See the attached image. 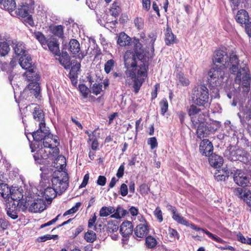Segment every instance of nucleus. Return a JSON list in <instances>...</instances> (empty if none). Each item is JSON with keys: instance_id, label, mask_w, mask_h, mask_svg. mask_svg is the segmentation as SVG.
<instances>
[{"instance_id": "nucleus-1", "label": "nucleus", "mask_w": 251, "mask_h": 251, "mask_svg": "<svg viewBox=\"0 0 251 251\" xmlns=\"http://www.w3.org/2000/svg\"><path fill=\"white\" fill-rule=\"evenodd\" d=\"M134 43L135 53L127 50L125 53L124 59L126 69V80L128 78L133 79V87L135 92L137 93L147 77L148 66L146 62L137 55V54L141 52V44L138 40H135Z\"/></svg>"}, {"instance_id": "nucleus-2", "label": "nucleus", "mask_w": 251, "mask_h": 251, "mask_svg": "<svg viewBox=\"0 0 251 251\" xmlns=\"http://www.w3.org/2000/svg\"><path fill=\"white\" fill-rule=\"evenodd\" d=\"M239 59L236 54L232 53L229 56V62L227 66L230 65L229 70L231 74L235 76V82L239 85L247 88L250 87L251 77L248 68L245 65L239 66Z\"/></svg>"}, {"instance_id": "nucleus-3", "label": "nucleus", "mask_w": 251, "mask_h": 251, "mask_svg": "<svg viewBox=\"0 0 251 251\" xmlns=\"http://www.w3.org/2000/svg\"><path fill=\"white\" fill-rule=\"evenodd\" d=\"M32 137L35 141L43 140L44 147L50 149L53 155L57 156L59 154V150L57 148L59 143L56 137L53 138V136L50 132L49 128L46 126L45 123H41L40 124L39 129L33 133Z\"/></svg>"}, {"instance_id": "nucleus-4", "label": "nucleus", "mask_w": 251, "mask_h": 251, "mask_svg": "<svg viewBox=\"0 0 251 251\" xmlns=\"http://www.w3.org/2000/svg\"><path fill=\"white\" fill-rule=\"evenodd\" d=\"M226 69L224 66L219 65L211 68L208 73V79L210 84L213 87L219 86L226 82L227 80Z\"/></svg>"}, {"instance_id": "nucleus-5", "label": "nucleus", "mask_w": 251, "mask_h": 251, "mask_svg": "<svg viewBox=\"0 0 251 251\" xmlns=\"http://www.w3.org/2000/svg\"><path fill=\"white\" fill-rule=\"evenodd\" d=\"M61 176V174L59 172L55 173L51 179L53 188H47L45 190L43 197L50 202L57 194L61 195L63 193V181L59 179Z\"/></svg>"}, {"instance_id": "nucleus-6", "label": "nucleus", "mask_w": 251, "mask_h": 251, "mask_svg": "<svg viewBox=\"0 0 251 251\" xmlns=\"http://www.w3.org/2000/svg\"><path fill=\"white\" fill-rule=\"evenodd\" d=\"M19 64L23 69L28 70L25 73L24 75L28 80H38L40 79V76L34 72L32 59L28 54L21 56L19 59Z\"/></svg>"}, {"instance_id": "nucleus-7", "label": "nucleus", "mask_w": 251, "mask_h": 251, "mask_svg": "<svg viewBox=\"0 0 251 251\" xmlns=\"http://www.w3.org/2000/svg\"><path fill=\"white\" fill-rule=\"evenodd\" d=\"M192 99L196 104L199 106L204 105L208 102L209 100L207 88L202 85L195 88L193 91Z\"/></svg>"}, {"instance_id": "nucleus-8", "label": "nucleus", "mask_w": 251, "mask_h": 251, "mask_svg": "<svg viewBox=\"0 0 251 251\" xmlns=\"http://www.w3.org/2000/svg\"><path fill=\"white\" fill-rule=\"evenodd\" d=\"M213 62L215 66L219 65L224 66L225 69L228 68L229 69L230 65L227 66V63L229 62V57L223 50H218L214 52Z\"/></svg>"}, {"instance_id": "nucleus-9", "label": "nucleus", "mask_w": 251, "mask_h": 251, "mask_svg": "<svg viewBox=\"0 0 251 251\" xmlns=\"http://www.w3.org/2000/svg\"><path fill=\"white\" fill-rule=\"evenodd\" d=\"M71 69L70 70L69 77L71 80L73 85H76L77 83V78L78 73L80 69V63L75 60H73L71 62Z\"/></svg>"}, {"instance_id": "nucleus-10", "label": "nucleus", "mask_w": 251, "mask_h": 251, "mask_svg": "<svg viewBox=\"0 0 251 251\" xmlns=\"http://www.w3.org/2000/svg\"><path fill=\"white\" fill-rule=\"evenodd\" d=\"M197 134L199 138L201 139L208 136L210 133L215 131L217 128H215L211 125L207 123L197 126Z\"/></svg>"}, {"instance_id": "nucleus-11", "label": "nucleus", "mask_w": 251, "mask_h": 251, "mask_svg": "<svg viewBox=\"0 0 251 251\" xmlns=\"http://www.w3.org/2000/svg\"><path fill=\"white\" fill-rule=\"evenodd\" d=\"M55 156L52 154L51 151L47 153L45 150L41 149L37 153L34 155V158L39 164H48L50 162L48 159Z\"/></svg>"}, {"instance_id": "nucleus-12", "label": "nucleus", "mask_w": 251, "mask_h": 251, "mask_svg": "<svg viewBox=\"0 0 251 251\" xmlns=\"http://www.w3.org/2000/svg\"><path fill=\"white\" fill-rule=\"evenodd\" d=\"M233 179L237 185L242 187L247 186L250 183L249 178L241 170H237L235 172Z\"/></svg>"}, {"instance_id": "nucleus-13", "label": "nucleus", "mask_w": 251, "mask_h": 251, "mask_svg": "<svg viewBox=\"0 0 251 251\" xmlns=\"http://www.w3.org/2000/svg\"><path fill=\"white\" fill-rule=\"evenodd\" d=\"M234 194L243 200L250 207V211L251 212V192L250 190L243 191L241 188H237L234 191Z\"/></svg>"}, {"instance_id": "nucleus-14", "label": "nucleus", "mask_w": 251, "mask_h": 251, "mask_svg": "<svg viewBox=\"0 0 251 251\" xmlns=\"http://www.w3.org/2000/svg\"><path fill=\"white\" fill-rule=\"evenodd\" d=\"M213 148L212 143L207 139H204L200 143L199 150L202 155L207 156L211 154Z\"/></svg>"}, {"instance_id": "nucleus-15", "label": "nucleus", "mask_w": 251, "mask_h": 251, "mask_svg": "<svg viewBox=\"0 0 251 251\" xmlns=\"http://www.w3.org/2000/svg\"><path fill=\"white\" fill-rule=\"evenodd\" d=\"M54 157L55 158L52 163V166L55 168V170L53 173L52 177L55 173L59 172L61 174V178L59 179L63 181V156L58 154Z\"/></svg>"}, {"instance_id": "nucleus-16", "label": "nucleus", "mask_w": 251, "mask_h": 251, "mask_svg": "<svg viewBox=\"0 0 251 251\" xmlns=\"http://www.w3.org/2000/svg\"><path fill=\"white\" fill-rule=\"evenodd\" d=\"M238 116L242 124L250 121L251 119V108L248 105L242 107Z\"/></svg>"}, {"instance_id": "nucleus-17", "label": "nucleus", "mask_w": 251, "mask_h": 251, "mask_svg": "<svg viewBox=\"0 0 251 251\" xmlns=\"http://www.w3.org/2000/svg\"><path fill=\"white\" fill-rule=\"evenodd\" d=\"M46 208V204L42 200L37 199L30 204L29 211L31 212H40Z\"/></svg>"}, {"instance_id": "nucleus-18", "label": "nucleus", "mask_w": 251, "mask_h": 251, "mask_svg": "<svg viewBox=\"0 0 251 251\" xmlns=\"http://www.w3.org/2000/svg\"><path fill=\"white\" fill-rule=\"evenodd\" d=\"M133 229V226L132 223L126 221L122 224L120 226V232L123 236L126 237L132 233Z\"/></svg>"}, {"instance_id": "nucleus-19", "label": "nucleus", "mask_w": 251, "mask_h": 251, "mask_svg": "<svg viewBox=\"0 0 251 251\" xmlns=\"http://www.w3.org/2000/svg\"><path fill=\"white\" fill-rule=\"evenodd\" d=\"M208 156L209 162L211 166L218 168L223 165L224 160L222 156L216 154H211Z\"/></svg>"}, {"instance_id": "nucleus-20", "label": "nucleus", "mask_w": 251, "mask_h": 251, "mask_svg": "<svg viewBox=\"0 0 251 251\" xmlns=\"http://www.w3.org/2000/svg\"><path fill=\"white\" fill-rule=\"evenodd\" d=\"M149 232V228L147 224H140L134 230V234L137 237L144 238Z\"/></svg>"}, {"instance_id": "nucleus-21", "label": "nucleus", "mask_w": 251, "mask_h": 251, "mask_svg": "<svg viewBox=\"0 0 251 251\" xmlns=\"http://www.w3.org/2000/svg\"><path fill=\"white\" fill-rule=\"evenodd\" d=\"M8 203L6 204V210L7 215L13 220L18 218V212L19 211L16 208V203L12 202V204Z\"/></svg>"}, {"instance_id": "nucleus-22", "label": "nucleus", "mask_w": 251, "mask_h": 251, "mask_svg": "<svg viewBox=\"0 0 251 251\" xmlns=\"http://www.w3.org/2000/svg\"><path fill=\"white\" fill-rule=\"evenodd\" d=\"M50 51L56 56H59L58 59L60 63L63 65L62 62L61 57L60 56V51L59 49V44L54 41H49L47 45Z\"/></svg>"}, {"instance_id": "nucleus-23", "label": "nucleus", "mask_w": 251, "mask_h": 251, "mask_svg": "<svg viewBox=\"0 0 251 251\" xmlns=\"http://www.w3.org/2000/svg\"><path fill=\"white\" fill-rule=\"evenodd\" d=\"M23 189L20 188L12 187L11 189L10 198L15 202L23 198Z\"/></svg>"}, {"instance_id": "nucleus-24", "label": "nucleus", "mask_w": 251, "mask_h": 251, "mask_svg": "<svg viewBox=\"0 0 251 251\" xmlns=\"http://www.w3.org/2000/svg\"><path fill=\"white\" fill-rule=\"evenodd\" d=\"M12 44V47L17 55L22 56L26 54L25 45L23 43L15 41H13Z\"/></svg>"}, {"instance_id": "nucleus-25", "label": "nucleus", "mask_w": 251, "mask_h": 251, "mask_svg": "<svg viewBox=\"0 0 251 251\" xmlns=\"http://www.w3.org/2000/svg\"><path fill=\"white\" fill-rule=\"evenodd\" d=\"M33 115L34 119L40 122L39 124V126L41 123H45L44 121V114L42 109L39 105H36L34 108Z\"/></svg>"}, {"instance_id": "nucleus-26", "label": "nucleus", "mask_w": 251, "mask_h": 251, "mask_svg": "<svg viewBox=\"0 0 251 251\" xmlns=\"http://www.w3.org/2000/svg\"><path fill=\"white\" fill-rule=\"evenodd\" d=\"M206 115L203 113L201 112L198 114L197 116L193 117L191 121L193 126L196 128L197 126L205 124Z\"/></svg>"}, {"instance_id": "nucleus-27", "label": "nucleus", "mask_w": 251, "mask_h": 251, "mask_svg": "<svg viewBox=\"0 0 251 251\" xmlns=\"http://www.w3.org/2000/svg\"><path fill=\"white\" fill-rule=\"evenodd\" d=\"M32 81L28 85V89L30 93L33 94L35 98H37L40 94V87L38 82L36 80H30Z\"/></svg>"}, {"instance_id": "nucleus-28", "label": "nucleus", "mask_w": 251, "mask_h": 251, "mask_svg": "<svg viewBox=\"0 0 251 251\" xmlns=\"http://www.w3.org/2000/svg\"><path fill=\"white\" fill-rule=\"evenodd\" d=\"M131 38L124 32L119 34L117 40V44L120 46H126L129 45Z\"/></svg>"}, {"instance_id": "nucleus-29", "label": "nucleus", "mask_w": 251, "mask_h": 251, "mask_svg": "<svg viewBox=\"0 0 251 251\" xmlns=\"http://www.w3.org/2000/svg\"><path fill=\"white\" fill-rule=\"evenodd\" d=\"M30 9V6L28 4H23L19 5L16 10L15 14L17 16L22 17H26L28 15V11Z\"/></svg>"}, {"instance_id": "nucleus-30", "label": "nucleus", "mask_w": 251, "mask_h": 251, "mask_svg": "<svg viewBox=\"0 0 251 251\" xmlns=\"http://www.w3.org/2000/svg\"><path fill=\"white\" fill-rule=\"evenodd\" d=\"M69 50L73 54H76L80 50V44L76 39H71L69 44Z\"/></svg>"}, {"instance_id": "nucleus-31", "label": "nucleus", "mask_w": 251, "mask_h": 251, "mask_svg": "<svg viewBox=\"0 0 251 251\" xmlns=\"http://www.w3.org/2000/svg\"><path fill=\"white\" fill-rule=\"evenodd\" d=\"M248 12L243 9H241L238 11L236 16V21L241 24H245L246 21L248 20Z\"/></svg>"}, {"instance_id": "nucleus-32", "label": "nucleus", "mask_w": 251, "mask_h": 251, "mask_svg": "<svg viewBox=\"0 0 251 251\" xmlns=\"http://www.w3.org/2000/svg\"><path fill=\"white\" fill-rule=\"evenodd\" d=\"M1 4L3 5V8L9 13L13 12L16 6L14 0H3Z\"/></svg>"}, {"instance_id": "nucleus-33", "label": "nucleus", "mask_w": 251, "mask_h": 251, "mask_svg": "<svg viewBox=\"0 0 251 251\" xmlns=\"http://www.w3.org/2000/svg\"><path fill=\"white\" fill-rule=\"evenodd\" d=\"M172 212L173 213V218L174 220L176 221L178 223L185 225L186 226H189V224L188 221H186L179 214L177 213L174 208L173 209Z\"/></svg>"}, {"instance_id": "nucleus-34", "label": "nucleus", "mask_w": 251, "mask_h": 251, "mask_svg": "<svg viewBox=\"0 0 251 251\" xmlns=\"http://www.w3.org/2000/svg\"><path fill=\"white\" fill-rule=\"evenodd\" d=\"M115 209L112 206H103L100 210V217H106L115 212Z\"/></svg>"}, {"instance_id": "nucleus-35", "label": "nucleus", "mask_w": 251, "mask_h": 251, "mask_svg": "<svg viewBox=\"0 0 251 251\" xmlns=\"http://www.w3.org/2000/svg\"><path fill=\"white\" fill-rule=\"evenodd\" d=\"M50 29L52 34L60 38H63V27L62 25H51Z\"/></svg>"}, {"instance_id": "nucleus-36", "label": "nucleus", "mask_w": 251, "mask_h": 251, "mask_svg": "<svg viewBox=\"0 0 251 251\" xmlns=\"http://www.w3.org/2000/svg\"><path fill=\"white\" fill-rule=\"evenodd\" d=\"M176 37L169 28L166 29L165 33V41L167 45L173 44L176 42Z\"/></svg>"}, {"instance_id": "nucleus-37", "label": "nucleus", "mask_w": 251, "mask_h": 251, "mask_svg": "<svg viewBox=\"0 0 251 251\" xmlns=\"http://www.w3.org/2000/svg\"><path fill=\"white\" fill-rule=\"evenodd\" d=\"M187 111L189 116L191 118V120H192L193 117H196L200 113H201V109L193 104L190 105L189 107L188 108Z\"/></svg>"}, {"instance_id": "nucleus-38", "label": "nucleus", "mask_w": 251, "mask_h": 251, "mask_svg": "<svg viewBox=\"0 0 251 251\" xmlns=\"http://www.w3.org/2000/svg\"><path fill=\"white\" fill-rule=\"evenodd\" d=\"M214 177L217 181H225L228 177V172L227 171L218 170L215 173Z\"/></svg>"}, {"instance_id": "nucleus-39", "label": "nucleus", "mask_w": 251, "mask_h": 251, "mask_svg": "<svg viewBox=\"0 0 251 251\" xmlns=\"http://www.w3.org/2000/svg\"><path fill=\"white\" fill-rule=\"evenodd\" d=\"M15 203L16 208L19 211H24L27 207L26 200L23 198L16 201Z\"/></svg>"}, {"instance_id": "nucleus-40", "label": "nucleus", "mask_w": 251, "mask_h": 251, "mask_svg": "<svg viewBox=\"0 0 251 251\" xmlns=\"http://www.w3.org/2000/svg\"><path fill=\"white\" fill-rule=\"evenodd\" d=\"M107 230L109 232L117 231L119 229V223L116 220L109 221L107 223Z\"/></svg>"}, {"instance_id": "nucleus-41", "label": "nucleus", "mask_w": 251, "mask_h": 251, "mask_svg": "<svg viewBox=\"0 0 251 251\" xmlns=\"http://www.w3.org/2000/svg\"><path fill=\"white\" fill-rule=\"evenodd\" d=\"M10 50L8 44L6 41L0 42V55L5 56Z\"/></svg>"}, {"instance_id": "nucleus-42", "label": "nucleus", "mask_w": 251, "mask_h": 251, "mask_svg": "<svg viewBox=\"0 0 251 251\" xmlns=\"http://www.w3.org/2000/svg\"><path fill=\"white\" fill-rule=\"evenodd\" d=\"M157 241L151 236H148L146 239V246L149 249L154 248L157 245Z\"/></svg>"}, {"instance_id": "nucleus-43", "label": "nucleus", "mask_w": 251, "mask_h": 251, "mask_svg": "<svg viewBox=\"0 0 251 251\" xmlns=\"http://www.w3.org/2000/svg\"><path fill=\"white\" fill-rule=\"evenodd\" d=\"M34 37L40 43L42 46H46L48 43L45 36L40 32H37L34 33Z\"/></svg>"}, {"instance_id": "nucleus-44", "label": "nucleus", "mask_w": 251, "mask_h": 251, "mask_svg": "<svg viewBox=\"0 0 251 251\" xmlns=\"http://www.w3.org/2000/svg\"><path fill=\"white\" fill-rule=\"evenodd\" d=\"M102 84L95 83L93 84V86H90L91 92L96 95H98L102 91Z\"/></svg>"}, {"instance_id": "nucleus-45", "label": "nucleus", "mask_w": 251, "mask_h": 251, "mask_svg": "<svg viewBox=\"0 0 251 251\" xmlns=\"http://www.w3.org/2000/svg\"><path fill=\"white\" fill-rule=\"evenodd\" d=\"M110 12L113 16L116 17L119 16L120 12V8L117 3L114 2L110 9Z\"/></svg>"}, {"instance_id": "nucleus-46", "label": "nucleus", "mask_w": 251, "mask_h": 251, "mask_svg": "<svg viewBox=\"0 0 251 251\" xmlns=\"http://www.w3.org/2000/svg\"><path fill=\"white\" fill-rule=\"evenodd\" d=\"M84 237L87 242L92 243L96 239V235L93 231L90 230L85 233Z\"/></svg>"}, {"instance_id": "nucleus-47", "label": "nucleus", "mask_w": 251, "mask_h": 251, "mask_svg": "<svg viewBox=\"0 0 251 251\" xmlns=\"http://www.w3.org/2000/svg\"><path fill=\"white\" fill-rule=\"evenodd\" d=\"M115 65V61L113 59L108 60L104 65V71L106 74H109L113 69Z\"/></svg>"}, {"instance_id": "nucleus-48", "label": "nucleus", "mask_w": 251, "mask_h": 251, "mask_svg": "<svg viewBox=\"0 0 251 251\" xmlns=\"http://www.w3.org/2000/svg\"><path fill=\"white\" fill-rule=\"evenodd\" d=\"M177 78L179 81V82L182 86H186L189 84V80L186 78L183 74L179 73Z\"/></svg>"}, {"instance_id": "nucleus-49", "label": "nucleus", "mask_w": 251, "mask_h": 251, "mask_svg": "<svg viewBox=\"0 0 251 251\" xmlns=\"http://www.w3.org/2000/svg\"><path fill=\"white\" fill-rule=\"evenodd\" d=\"M95 132V130L93 132V137L92 138H89L88 140V142L92 141L91 148L93 150H97L99 146V143L96 138Z\"/></svg>"}, {"instance_id": "nucleus-50", "label": "nucleus", "mask_w": 251, "mask_h": 251, "mask_svg": "<svg viewBox=\"0 0 251 251\" xmlns=\"http://www.w3.org/2000/svg\"><path fill=\"white\" fill-rule=\"evenodd\" d=\"M161 114L164 115L168 108V103L166 99H162L159 103Z\"/></svg>"}, {"instance_id": "nucleus-51", "label": "nucleus", "mask_w": 251, "mask_h": 251, "mask_svg": "<svg viewBox=\"0 0 251 251\" xmlns=\"http://www.w3.org/2000/svg\"><path fill=\"white\" fill-rule=\"evenodd\" d=\"M79 90L81 93L83 98H86L87 97L88 95L90 92L89 89L86 86L85 84H81L79 85Z\"/></svg>"}, {"instance_id": "nucleus-52", "label": "nucleus", "mask_w": 251, "mask_h": 251, "mask_svg": "<svg viewBox=\"0 0 251 251\" xmlns=\"http://www.w3.org/2000/svg\"><path fill=\"white\" fill-rule=\"evenodd\" d=\"M135 26L138 30L143 28L144 25V20L141 18L137 17L134 20Z\"/></svg>"}, {"instance_id": "nucleus-53", "label": "nucleus", "mask_w": 251, "mask_h": 251, "mask_svg": "<svg viewBox=\"0 0 251 251\" xmlns=\"http://www.w3.org/2000/svg\"><path fill=\"white\" fill-rule=\"evenodd\" d=\"M202 231H203L204 233H205L210 238H211L213 240H214L219 243H223L224 242V241L222 239L214 235V234H213L212 233H211V232H210L209 231H208L207 230H205L203 228V230Z\"/></svg>"}, {"instance_id": "nucleus-54", "label": "nucleus", "mask_w": 251, "mask_h": 251, "mask_svg": "<svg viewBox=\"0 0 251 251\" xmlns=\"http://www.w3.org/2000/svg\"><path fill=\"white\" fill-rule=\"evenodd\" d=\"M154 215L160 223L163 221L162 212L160 207H157L155 208L154 211Z\"/></svg>"}, {"instance_id": "nucleus-55", "label": "nucleus", "mask_w": 251, "mask_h": 251, "mask_svg": "<svg viewBox=\"0 0 251 251\" xmlns=\"http://www.w3.org/2000/svg\"><path fill=\"white\" fill-rule=\"evenodd\" d=\"M148 144L150 145L151 149L153 150L157 147L158 143L155 137H151L148 139Z\"/></svg>"}, {"instance_id": "nucleus-56", "label": "nucleus", "mask_w": 251, "mask_h": 251, "mask_svg": "<svg viewBox=\"0 0 251 251\" xmlns=\"http://www.w3.org/2000/svg\"><path fill=\"white\" fill-rule=\"evenodd\" d=\"M80 205H81L80 202L76 203V204L75 206H74L72 208L67 210V211L65 212V213H64V216L76 212L78 210Z\"/></svg>"}, {"instance_id": "nucleus-57", "label": "nucleus", "mask_w": 251, "mask_h": 251, "mask_svg": "<svg viewBox=\"0 0 251 251\" xmlns=\"http://www.w3.org/2000/svg\"><path fill=\"white\" fill-rule=\"evenodd\" d=\"M64 191L69 187V176L64 166Z\"/></svg>"}, {"instance_id": "nucleus-58", "label": "nucleus", "mask_w": 251, "mask_h": 251, "mask_svg": "<svg viewBox=\"0 0 251 251\" xmlns=\"http://www.w3.org/2000/svg\"><path fill=\"white\" fill-rule=\"evenodd\" d=\"M60 215H61V214H59L55 218H54L52 220H50V221L47 222V223L42 225L40 227L41 228H42L46 226H49L55 223L58 220V218L60 216Z\"/></svg>"}, {"instance_id": "nucleus-59", "label": "nucleus", "mask_w": 251, "mask_h": 251, "mask_svg": "<svg viewBox=\"0 0 251 251\" xmlns=\"http://www.w3.org/2000/svg\"><path fill=\"white\" fill-rule=\"evenodd\" d=\"M57 237H58V236L56 235H51L47 234V235H44L43 236L40 237V238L41 239V242H44L48 240H50L51 239H56L57 238Z\"/></svg>"}, {"instance_id": "nucleus-60", "label": "nucleus", "mask_w": 251, "mask_h": 251, "mask_svg": "<svg viewBox=\"0 0 251 251\" xmlns=\"http://www.w3.org/2000/svg\"><path fill=\"white\" fill-rule=\"evenodd\" d=\"M121 194L123 196H126L127 195L128 193V189L127 185L125 184H122L120 188Z\"/></svg>"}, {"instance_id": "nucleus-61", "label": "nucleus", "mask_w": 251, "mask_h": 251, "mask_svg": "<svg viewBox=\"0 0 251 251\" xmlns=\"http://www.w3.org/2000/svg\"><path fill=\"white\" fill-rule=\"evenodd\" d=\"M8 222L6 220L0 219V230H4L7 228Z\"/></svg>"}, {"instance_id": "nucleus-62", "label": "nucleus", "mask_w": 251, "mask_h": 251, "mask_svg": "<svg viewBox=\"0 0 251 251\" xmlns=\"http://www.w3.org/2000/svg\"><path fill=\"white\" fill-rule=\"evenodd\" d=\"M106 178L104 176H100L97 180V184L100 186H104L106 183Z\"/></svg>"}, {"instance_id": "nucleus-63", "label": "nucleus", "mask_w": 251, "mask_h": 251, "mask_svg": "<svg viewBox=\"0 0 251 251\" xmlns=\"http://www.w3.org/2000/svg\"><path fill=\"white\" fill-rule=\"evenodd\" d=\"M168 232L170 236L172 237H176L177 239H179V235L177 232L171 227L169 228Z\"/></svg>"}, {"instance_id": "nucleus-64", "label": "nucleus", "mask_w": 251, "mask_h": 251, "mask_svg": "<svg viewBox=\"0 0 251 251\" xmlns=\"http://www.w3.org/2000/svg\"><path fill=\"white\" fill-rule=\"evenodd\" d=\"M116 210L118 213H119L121 218L128 214V211L121 207H117Z\"/></svg>"}]
</instances>
